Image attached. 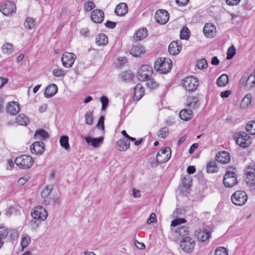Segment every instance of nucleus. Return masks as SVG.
Listing matches in <instances>:
<instances>
[{"label": "nucleus", "instance_id": "19", "mask_svg": "<svg viewBox=\"0 0 255 255\" xmlns=\"http://www.w3.org/2000/svg\"><path fill=\"white\" fill-rule=\"evenodd\" d=\"M144 89L141 84H137L134 89V95L133 99L135 101H138L143 96Z\"/></svg>", "mask_w": 255, "mask_h": 255}, {"label": "nucleus", "instance_id": "26", "mask_svg": "<svg viewBox=\"0 0 255 255\" xmlns=\"http://www.w3.org/2000/svg\"><path fill=\"white\" fill-rule=\"evenodd\" d=\"M193 112L190 109H183L179 113V117L181 120L188 121L192 118Z\"/></svg>", "mask_w": 255, "mask_h": 255}, {"label": "nucleus", "instance_id": "24", "mask_svg": "<svg viewBox=\"0 0 255 255\" xmlns=\"http://www.w3.org/2000/svg\"><path fill=\"white\" fill-rule=\"evenodd\" d=\"M117 145L119 150L126 151L129 148L130 142L128 139L122 138L117 141Z\"/></svg>", "mask_w": 255, "mask_h": 255}, {"label": "nucleus", "instance_id": "59", "mask_svg": "<svg viewBox=\"0 0 255 255\" xmlns=\"http://www.w3.org/2000/svg\"><path fill=\"white\" fill-rule=\"evenodd\" d=\"M168 133V129L164 127L162 128L159 132L158 136L161 138H165Z\"/></svg>", "mask_w": 255, "mask_h": 255}, {"label": "nucleus", "instance_id": "10", "mask_svg": "<svg viewBox=\"0 0 255 255\" xmlns=\"http://www.w3.org/2000/svg\"><path fill=\"white\" fill-rule=\"evenodd\" d=\"M76 59V55L72 53L65 52L62 55L61 61L63 66L66 68L71 67Z\"/></svg>", "mask_w": 255, "mask_h": 255}, {"label": "nucleus", "instance_id": "30", "mask_svg": "<svg viewBox=\"0 0 255 255\" xmlns=\"http://www.w3.org/2000/svg\"><path fill=\"white\" fill-rule=\"evenodd\" d=\"M211 237V233L207 230L200 232L197 235L198 240L201 242H205L208 241Z\"/></svg>", "mask_w": 255, "mask_h": 255}, {"label": "nucleus", "instance_id": "27", "mask_svg": "<svg viewBox=\"0 0 255 255\" xmlns=\"http://www.w3.org/2000/svg\"><path fill=\"white\" fill-rule=\"evenodd\" d=\"M51 191L52 188L47 186L41 192V197L44 199L43 203L46 205H49L50 203V200L48 197L51 193Z\"/></svg>", "mask_w": 255, "mask_h": 255}, {"label": "nucleus", "instance_id": "4", "mask_svg": "<svg viewBox=\"0 0 255 255\" xmlns=\"http://www.w3.org/2000/svg\"><path fill=\"white\" fill-rule=\"evenodd\" d=\"M182 84L185 90L189 92L195 91L199 85L198 79L192 76L186 77L183 80Z\"/></svg>", "mask_w": 255, "mask_h": 255}, {"label": "nucleus", "instance_id": "17", "mask_svg": "<svg viewBox=\"0 0 255 255\" xmlns=\"http://www.w3.org/2000/svg\"><path fill=\"white\" fill-rule=\"evenodd\" d=\"M216 160L222 164H227L231 160L230 155L225 151L219 152L216 156Z\"/></svg>", "mask_w": 255, "mask_h": 255}, {"label": "nucleus", "instance_id": "16", "mask_svg": "<svg viewBox=\"0 0 255 255\" xmlns=\"http://www.w3.org/2000/svg\"><path fill=\"white\" fill-rule=\"evenodd\" d=\"M104 12L100 9L94 10L91 14V18L93 22L97 23H102L104 19Z\"/></svg>", "mask_w": 255, "mask_h": 255}, {"label": "nucleus", "instance_id": "31", "mask_svg": "<svg viewBox=\"0 0 255 255\" xmlns=\"http://www.w3.org/2000/svg\"><path fill=\"white\" fill-rule=\"evenodd\" d=\"M147 35V31L145 28L139 29L136 31L133 35L134 39L136 40H140L145 38Z\"/></svg>", "mask_w": 255, "mask_h": 255}, {"label": "nucleus", "instance_id": "53", "mask_svg": "<svg viewBox=\"0 0 255 255\" xmlns=\"http://www.w3.org/2000/svg\"><path fill=\"white\" fill-rule=\"evenodd\" d=\"M215 255H228L227 250L223 247L217 248L215 251Z\"/></svg>", "mask_w": 255, "mask_h": 255}, {"label": "nucleus", "instance_id": "32", "mask_svg": "<svg viewBox=\"0 0 255 255\" xmlns=\"http://www.w3.org/2000/svg\"><path fill=\"white\" fill-rule=\"evenodd\" d=\"M229 83V77L227 74H223L217 80V84L218 86L223 87L226 86Z\"/></svg>", "mask_w": 255, "mask_h": 255}, {"label": "nucleus", "instance_id": "8", "mask_svg": "<svg viewBox=\"0 0 255 255\" xmlns=\"http://www.w3.org/2000/svg\"><path fill=\"white\" fill-rule=\"evenodd\" d=\"M171 151L169 147H166L160 149L156 155L157 163H164L171 157Z\"/></svg>", "mask_w": 255, "mask_h": 255}, {"label": "nucleus", "instance_id": "33", "mask_svg": "<svg viewBox=\"0 0 255 255\" xmlns=\"http://www.w3.org/2000/svg\"><path fill=\"white\" fill-rule=\"evenodd\" d=\"M254 86H255V75L251 74L247 79L245 88L250 90L254 88Z\"/></svg>", "mask_w": 255, "mask_h": 255}, {"label": "nucleus", "instance_id": "58", "mask_svg": "<svg viewBox=\"0 0 255 255\" xmlns=\"http://www.w3.org/2000/svg\"><path fill=\"white\" fill-rule=\"evenodd\" d=\"M104 117L103 116H101L97 125V127L103 130H104Z\"/></svg>", "mask_w": 255, "mask_h": 255}, {"label": "nucleus", "instance_id": "3", "mask_svg": "<svg viewBox=\"0 0 255 255\" xmlns=\"http://www.w3.org/2000/svg\"><path fill=\"white\" fill-rule=\"evenodd\" d=\"M247 194L244 191H237L231 196L233 203L237 206L244 205L247 202Z\"/></svg>", "mask_w": 255, "mask_h": 255}, {"label": "nucleus", "instance_id": "57", "mask_svg": "<svg viewBox=\"0 0 255 255\" xmlns=\"http://www.w3.org/2000/svg\"><path fill=\"white\" fill-rule=\"evenodd\" d=\"M186 220L184 218H176L173 220L171 222V226L173 227H176L181 224L185 223Z\"/></svg>", "mask_w": 255, "mask_h": 255}, {"label": "nucleus", "instance_id": "36", "mask_svg": "<svg viewBox=\"0 0 255 255\" xmlns=\"http://www.w3.org/2000/svg\"><path fill=\"white\" fill-rule=\"evenodd\" d=\"M207 172L209 173H217L218 171V167L215 161L209 162L206 166Z\"/></svg>", "mask_w": 255, "mask_h": 255}, {"label": "nucleus", "instance_id": "21", "mask_svg": "<svg viewBox=\"0 0 255 255\" xmlns=\"http://www.w3.org/2000/svg\"><path fill=\"white\" fill-rule=\"evenodd\" d=\"M58 91V87L55 84H51L48 86L45 91L44 95L47 98L54 96Z\"/></svg>", "mask_w": 255, "mask_h": 255}, {"label": "nucleus", "instance_id": "55", "mask_svg": "<svg viewBox=\"0 0 255 255\" xmlns=\"http://www.w3.org/2000/svg\"><path fill=\"white\" fill-rule=\"evenodd\" d=\"M52 73L57 77H62L65 76V72L61 69L55 68L53 70Z\"/></svg>", "mask_w": 255, "mask_h": 255}, {"label": "nucleus", "instance_id": "44", "mask_svg": "<svg viewBox=\"0 0 255 255\" xmlns=\"http://www.w3.org/2000/svg\"><path fill=\"white\" fill-rule=\"evenodd\" d=\"M69 137L67 135H63L60 137V145L65 149L69 148Z\"/></svg>", "mask_w": 255, "mask_h": 255}, {"label": "nucleus", "instance_id": "12", "mask_svg": "<svg viewBox=\"0 0 255 255\" xmlns=\"http://www.w3.org/2000/svg\"><path fill=\"white\" fill-rule=\"evenodd\" d=\"M155 18L157 22L163 24L166 23L169 18V14L166 10H158L155 13Z\"/></svg>", "mask_w": 255, "mask_h": 255}, {"label": "nucleus", "instance_id": "25", "mask_svg": "<svg viewBox=\"0 0 255 255\" xmlns=\"http://www.w3.org/2000/svg\"><path fill=\"white\" fill-rule=\"evenodd\" d=\"M133 77V74L130 70L123 71L119 75L120 79L124 82H128L131 81Z\"/></svg>", "mask_w": 255, "mask_h": 255}, {"label": "nucleus", "instance_id": "63", "mask_svg": "<svg viewBox=\"0 0 255 255\" xmlns=\"http://www.w3.org/2000/svg\"><path fill=\"white\" fill-rule=\"evenodd\" d=\"M81 34L84 37H88L89 36L90 31L88 28H83L80 31Z\"/></svg>", "mask_w": 255, "mask_h": 255}, {"label": "nucleus", "instance_id": "49", "mask_svg": "<svg viewBox=\"0 0 255 255\" xmlns=\"http://www.w3.org/2000/svg\"><path fill=\"white\" fill-rule=\"evenodd\" d=\"M93 123V115L92 112L89 111L85 114V123L87 125L91 126Z\"/></svg>", "mask_w": 255, "mask_h": 255}, {"label": "nucleus", "instance_id": "43", "mask_svg": "<svg viewBox=\"0 0 255 255\" xmlns=\"http://www.w3.org/2000/svg\"><path fill=\"white\" fill-rule=\"evenodd\" d=\"M252 95L251 94H247L243 99L241 102V106L243 108L248 107L251 103Z\"/></svg>", "mask_w": 255, "mask_h": 255}, {"label": "nucleus", "instance_id": "56", "mask_svg": "<svg viewBox=\"0 0 255 255\" xmlns=\"http://www.w3.org/2000/svg\"><path fill=\"white\" fill-rule=\"evenodd\" d=\"M30 177L28 175H25L22 178H19L17 181L18 185L22 186L29 181Z\"/></svg>", "mask_w": 255, "mask_h": 255}, {"label": "nucleus", "instance_id": "52", "mask_svg": "<svg viewBox=\"0 0 255 255\" xmlns=\"http://www.w3.org/2000/svg\"><path fill=\"white\" fill-rule=\"evenodd\" d=\"M100 101L102 103V110L105 111L109 104V99L105 96H102L100 98Z\"/></svg>", "mask_w": 255, "mask_h": 255}, {"label": "nucleus", "instance_id": "46", "mask_svg": "<svg viewBox=\"0 0 255 255\" xmlns=\"http://www.w3.org/2000/svg\"><path fill=\"white\" fill-rule=\"evenodd\" d=\"M180 37L181 39L187 40L190 36V31L187 27H183L180 31Z\"/></svg>", "mask_w": 255, "mask_h": 255}, {"label": "nucleus", "instance_id": "60", "mask_svg": "<svg viewBox=\"0 0 255 255\" xmlns=\"http://www.w3.org/2000/svg\"><path fill=\"white\" fill-rule=\"evenodd\" d=\"M95 7V5L93 1H88L85 6V10L87 11H91L93 8Z\"/></svg>", "mask_w": 255, "mask_h": 255}, {"label": "nucleus", "instance_id": "11", "mask_svg": "<svg viewBox=\"0 0 255 255\" xmlns=\"http://www.w3.org/2000/svg\"><path fill=\"white\" fill-rule=\"evenodd\" d=\"M246 181L250 186L255 185V163L250 165L246 171Z\"/></svg>", "mask_w": 255, "mask_h": 255}, {"label": "nucleus", "instance_id": "13", "mask_svg": "<svg viewBox=\"0 0 255 255\" xmlns=\"http://www.w3.org/2000/svg\"><path fill=\"white\" fill-rule=\"evenodd\" d=\"M44 143L41 141H35L30 146L31 152L35 155H40L45 150Z\"/></svg>", "mask_w": 255, "mask_h": 255}, {"label": "nucleus", "instance_id": "18", "mask_svg": "<svg viewBox=\"0 0 255 255\" xmlns=\"http://www.w3.org/2000/svg\"><path fill=\"white\" fill-rule=\"evenodd\" d=\"M203 31L207 37L212 38L216 34V27L212 24L206 23L204 27Z\"/></svg>", "mask_w": 255, "mask_h": 255}, {"label": "nucleus", "instance_id": "48", "mask_svg": "<svg viewBox=\"0 0 255 255\" xmlns=\"http://www.w3.org/2000/svg\"><path fill=\"white\" fill-rule=\"evenodd\" d=\"M192 181L189 176L184 177L182 180L183 186L186 189H189L191 186Z\"/></svg>", "mask_w": 255, "mask_h": 255}, {"label": "nucleus", "instance_id": "51", "mask_svg": "<svg viewBox=\"0 0 255 255\" xmlns=\"http://www.w3.org/2000/svg\"><path fill=\"white\" fill-rule=\"evenodd\" d=\"M236 54V48L234 45H232L228 49L227 53V59H232Z\"/></svg>", "mask_w": 255, "mask_h": 255}, {"label": "nucleus", "instance_id": "45", "mask_svg": "<svg viewBox=\"0 0 255 255\" xmlns=\"http://www.w3.org/2000/svg\"><path fill=\"white\" fill-rule=\"evenodd\" d=\"M246 130L250 134H255V122H250L246 126Z\"/></svg>", "mask_w": 255, "mask_h": 255}, {"label": "nucleus", "instance_id": "34", "mask_svg": "<svg viewBox=\"0 0 255 255\" xmlns=\"http://www.w3.org/2000/svg\"><path fill=\"white\" fill-rule=\"evenodd\" d=\"M96 42L99 46L105 45L108 43V37L104 33L99 34L96 37Z\"/></svg>", "mask_w": 255, "mask_h": 255}, {"label": "nucleus", "instance_id": "23", "mask_svg": "<svg viewBox=\"0 0 255 255\" xmlns=\"http://www.w3.org/2000/svg\"><path fill=\"white\" fill-rule=\"evenodd\" d=\"M128 11V7L126 3H121L119 4L115 10V13L118 15L123 16L125 15Z\"/></svg>", "mask_w": 255, "mask_h": 255}, {"label": "nucleus", "instance_id": "15", "mask_svg": "<svg viewBox=\"0 0 255 255\" xmlns=\"http://www.w3.org/2000/svg\"><path fill=\"white\" fill-rule=\"evenodd\" d=\"M181 49V42L179 40L171 42L168 46L169 53L172 55H177L180 52Z\"/></svg>", "mask_w": 255, "mask_h": 255}, {"label": "nucleus", "instance_id": "20", "mask_svg": "<svg viewBox=\"0 0 255 255\" xmlns=\"http://www.w3.org/2000/svg\"><path fill=\"white\" fill-rule=\"evenodd\" d=\"M6 110L11 115H16L20 110V106L16 102H10L8 104Z\"/></svg>", "mask_w": 255, "mask_h": 255}, {"label": "nucleus", "instance_id": "62", "mask_svg": "<svg viewBox=\"0 0 255 255\" xmlns=\"http://www.w3.org/2000/svg\"><path fill=\"white\" fill-rule=\"evenodd\" d=\"M106 27L109 28L113 29L116 26V23L113 21L108 20L105 23Z\"/></svg>", "mask_w": 255, "mask_h": 255}, {"label": "nucleus", "instance_id": "42", "mask_svg": "<svg viewBox=\"0 0 255 255\" xmlns=\"http://www.w3.org/2000/svg\"><path fill=\"white\" fill-rule=\"evenodd\" d=\"M30 237L27 235H23L21 240V246L22 250L27 247L30 244Z\"/></svg>", "mask_w": 255, "mask_h": 255}, {"label": "nucleus", "instance_id": "1", "mask_svg": "<svg viewBox=\"0 0 255 255\" xmlns=\"http://www.w3.org/2000/svg\"><path fill=\"white\" fill-rule=\"evenodd\" d=\"M172 66L171 59L160 57L155 61L154 67L159 74H166L170 71Z\"/></svg>", "mask_w": 255, "mask_h": 255}, {"label": "nucleus", "instance_id": "6", "mask_svg": "<svg viewBox=\"0 0 255 255\" xmlns=\"http://www.w3.org/2000/svg\"><path fill=\"white\" fill-rule=\"evenodd\" d=\"M31 215L34 219L38 221H43L47 218L48 212L42 206H37L34 208Z\"/></svg>", "mask_w": 255, "mask_h": 255}, {"label": "nucleus", "instance_id": "37", "mask_svg": "<svg viewBox=\"0 0 255 255\" xmlns=\"http://www.w3.org/2000/svg\"><path fill=\"white\" fill-rule=\"evenodd\" d=\"M187 105L193 109L198 108L199 106V100L198 98L196 97L188 98L187 100Z\"/></svg>", "mask_w": 255, "mask_h": 255}, {"label": "nucleus", "instance_id": "28", "mask_svg": "<svg viewBox=\"0 0 255 255\" xmlns=\"http://www.w3.org/2000/svg\"><path fill=\"white\" fill-rule=\"evenodd\" d=\"M129 52L133 56L138 57L144 52V49L141 45H135L131 47Z\"/></svg>", "mask_w": 255, "mask_h": 255}, {"label": "nucleus", "instance_id": "64", "mask_svg": "<svg viewBox=\"0 0 255 255\" xmlns=\"http://www.w3.org/2000/svg\"><path fill=\"white\" fill-rule=\"evenodd\" d=\"M156 221V215L154 213H151L147 220V223L150 224Z\"/></svg>", "mask_w": 255, "mask_h": 255}, {"label": "nucleus", "instance_id": "29", "mask_svg": "<svg viewBox=\"0 0 255 255\" xmlns=\"http://www.w3.org/2000/svg\"><path fill=\"white\" fill-rule=\"evenodd\" d=\"M15 121L17 124L21 126H27L29 123V118L23 114L18 115Z\"/></svg>", "mask_w": 255, "mask_h": 255}, {"label": "nucleus", "instance_id": "61", "mask_svg": "<svg viewBox=\"0 0 255 255\" xmlns=\"http://www.w3.org/2000/svg\"><path fill=\"white\" fill-rule=\"evenodd\" d=\"M153 70L151 66L148 65H142L139 70L138 72H147L148 71Z\"/></svg>", "mask_w": 255, "mask_h": 255}, {"label": "nucleus", "instance_id": "50", "mask_svg": "<svg viewBox=\"0 0 255 255\" xmlns=\"http://www.w3.org/2000/svg\"><path fill=\"white\" fill-rule=\"evenodd\" d=\"M196 66L199 69H204L207 68L208 63L205 59L203 58L197 61Z\"/></svg>", "mask_w": 255, "mask_h": 255}, {"label": "nucleus", "instance_id": "38", "mask_svg": "<svg viewBox=\"0 0 255 255\" xmlns=\"http://www.w3.org/2000/svg\"><path fill=\"white\" fill-rule=\"evenodd\" d=\"M36 25V22L34 18L31 17H27L24 21V26L25 28L32 29Z\"/></svg>", "mask_w": 255, "mask_h": 255}, {"label": "nucleus", "instance_id": "47", "mask_svg": "<svg viewBox=\"0 0 255 255\" xmlns=\"http://www.w3.org/2000/svg\"><path fill=\"white\" fill-rule=\"evenodd\" d=\"M9 230L5 226H0V240L3 241L8 235Z\"/></svg>", "mask_w": 255, "mask_h": 255}, {"label": "nucleus", "instance_id": "2", "mask_svg": "<svg viewBox=\"0 0 255 255\" xmlns=\"http://www.w3.org/2000/svg\"><path fill=\"white\" fill-rule=\"evenodd\" d=\"M16 165L23 169L30 168L33 165L34 161L29 155H22L17 157L14 160Z\"/></svg>", "mask_w": 255, "mask_h": 255}, {"label": "nucleus", "instance_id": "54", "mask_svg": "<svg viewBox=\"0 0 255 255\" xmlns=\"http://www.w3.org/2000/svg\"><path fill=\"white\" fill-rule=\"evenodd\" d=\"M146 85L150 89H154L158 86V84L155 80L151 77H149V78L147 80Z\"/></svg>", "mask_w": 255, "mask_h": 255}, {"label": "nucleus", "instance_id": "41", "mask_svg": "<svg viewBox=\"0 0 255 255\" xmlns=\"http://www.w3.org/2000/svg\"><path fill=\"white\" fill-rule=\"evenodd\" d=\"M35 136L40 139H45L49 137V134L45 130L41 129L35 132Z\"/></svg>", "mask_w": 255, "mask_h": 255}, {"label": "nucleus", "instance_id": "9", "mask_svg": "<svg viewBox=\"0 0 255 255\" xmlns=\"http://www.w3.org/2000/svg\"><path fill=\"white\" fill-rule=\"evenodd\" d=\"M223 182L226 187H232L237 183L236 174L232 171H228L224 175Z\"/></svg>", "mask_w": 255, "mask_h": 255}, {"label": "nucleus", "instance_id": "5", "mask_svg": "<svg viewBox=\"0 0 255 255\" xmlns=\"http://www.w3.org/2000/svg\"><path fill=\"white\" fill-rule=\"evenodd\" d=\"M236 138V143L243 148L249 147L252 143V139L249 135L244 131H240Z\"/></svg>", "mask_w": 255, "mask_h": 255}, {"label": "nucleus", "instance_id": "35", "mask_svg": "<svg viewBox=\"0 0 255 255\" xmlns=\"http://www.w3.org/2000/svg\"><path fill=\"white\" fill-rule=\"evenodd\" d=\"M153 73V70H150L145 72H138L137 77L139 81H144L147 80L149 77H151Z\"/></svg>", "mask_w": 255, "mask_h": 255}, {"label": "nucleus", "instance_id": "14", "mask_svg": "<svg viewBox=\"0 0 255 255\" xmlns=\"http://www.w3.org/2000/svg\"><path fill=\"white\" fill-rule=\"evenodd\" d=\"M0 10L4 15L8 16L15 12L16 6L13 2L7 1L1 6Z\"/></svg>", "mask_w": 255, "mask_h": 255}, {"label": "nucleus", "instance_id": "22", "mask_svg": "<svg viewBox=\"0 0 255 255\" xmlns=\"http://www.w3.org/2000/svg\"><path fill=\"white\" fill-rule=\"evenodd\" d=\"M84 137L88 144L91 143L95 147H98L103 141V137L102 136L97 138H93L90 136H84Z\"/></svg>", "mask_w": 255, "mask_h": 255}, {"label": "nucleus", "instance_id": "39", "mask_svg": "<svg viewBox=\"0 0 255 255\" xmlns=\"http://www.w3.org/2000/svg\"><path fill=\"white\" fill-rule=\"evenodd\" d=\"M176 233L179 236L185 238L188 237L189 231L187 228L185 226H182L179 227L176 230Z\"/></svg>", "mask_w": 255, "mask_h": 255}, {"label": "nucleus", "instance_id": "7", "mask_svg": "<svg viewBox=\"0 0 255 255\" xmlns=\"http://www.w3.org/2000/svg\"><path fill=\"white\" fill-rule=\"evenodd\" d=\"M195 247V241L189 237L183 238L180 241V247L185 253H191Z\"/></svg>", "mask_w": 255, "mask_h": 255}, {"label": "nucleus", "instance_id": "40", "mask_svg": "<svg viewBox=\"0 0 255 255\" xmlns=\"http://www.w3.org/2000/svg\"><path fill=\"white\" fill-rule=\"evenodd\" d=\"M2 52L6 55H9L13 51V46L10 43H5L1 47Z\"/></svg>", "mask_w": 255, "mask_h": 255}]
</instances>
